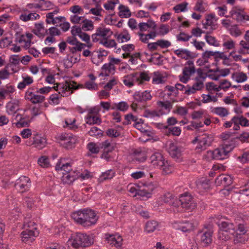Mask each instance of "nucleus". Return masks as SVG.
I'll list each match as a JSON object with an SVG mask.
<instances>
[{"label":"nucleus","instance_id":"obj_51","mask_svg":"<svg viewBox=\"0 0 249 249\" xmlns=\"http://www.w3.org/2000/svg\"><path fill=\"white\" fill-rule=\"evenodd\" d=\"M169 153L172 157H178L180 155V150L173 143H171L168 148Z\"/></svg>","mask_w":249,"mask_h":249},{"label":"nucleus","instance_id":"obj_56","mask_svg":"<svg viewBox=\"0 0 249 249\" xmlns=\"http://www.w3.org/2000/svg\"><path fill=\"white\" fill-rule=\"evenodd\" d=\"M81 29L85 31H92L94 29L93 22L91 20L84 18L83 22L82 23Z\"/></svg>","mask_w":249,"mask_h":249},{"label":"nucleus","instance_id":"obj_16","mask_svg":"<svg viewBox=\"0 0 249 249\" xmlns=\"http://www.w3.org/2000/svg\"><path fill=\"white\" fill-rule=\"evenodd\" d=\"M15 187L21 193L28 191L31 186L30 178L25 176H22L16 180Z\"/></svg>","mask_w":249,"mask_h":249},{"label":"nucleus","instance_id":"obj_31","mask_svg":"<svg viewBox=\"0 0 249 249\" xmlns=\"http://www.w3.org/2000/svg\"><path fill=\"white\" fill-rule=\"evenodd\" d=\"M213 231L206 229L201 236V242L203 246H206L212 242Z\"/></svg>","mask_w":249,"mask_h":249},{"label":"nucleus","instance_id":"obj_58","mask_svg":"<svg viewBox=\"0 0 249 249\" xmlns=\"http://www.w3.org/2000/svg\"><path fill=\"white\" fill-rule=\"evenodd\" d=\"M248 239V237L246 234L236 233L234 236L233 242L234 244L244 243Z\"/></svg>","mask_w":249,"mask_h":249},{"label":"nucleus","instance_id":"obj_11","mask_svg":"<svg viewBox=\"0 0 249 249\" xmlns=\"http://www.w3.org/2000/svg\"><path fill=\"white\" fill-rule=\"evenodd\" d=\"M76 141V137L71 133H63L59 136V143L66 149L74 147Z\"/></svg>","mask_w":249,"mask_h":249},{"label":"nucleus","instance_id":"obj_1","mask_svg":"<svg viewBox=\"0 0 249 249\" xmlns=\"http://www.w3.org/2000/svg\"><path fill=\"white\" fill-rule=\"evenodd\" d=\"M71 218L76 223L85 228L95 225L98 220V216L95 212L88 208L72 213Z\"/></svg>","mask_w":249,"mask_h":249},{"label":"nucleus","instance_id":"obj_25","mask_svg":"<svg viewBox=\"0 0 249 249\" xmlns=\"http://www.w3.org/2000/svg\"><path fill=\"white\" fill-rule=\"evenodd\" d=\"M106 239L110 245L116 248H120L122 245L123 238L118 234L109 235Z\"/></svg>","mask_w":249,"mask_h":249},{"label":"nucleus","instance_id":"obj_26","mask_svg":"<svg viewBox=\"0 0 249 249\" xmlns=\"http://www.w3.org/2000/svg\"><path fill=\"white\" fill-rule=\"evenodd\" d=\"M47 30L45 29L43 22L36 23L35 24L33 32L39 37H43L47 34Z\"/></svg>","mask_w":249,"mask_h":249},{"label":"nucleus","instance_id":"obj_44","mask_svg":"<svg viewBox=\"0 0 249 249\" xmlns=\"http://www.w3.org/2000/svg\"><path fill=\"white\" fill-rule=\"evenodd\" d=\"M208 5L204 0H197L193 9L201 13L205 12L207 9Z\"/></svg>","mask_w":249,"mask_h":249},{"label":"nucleus","instance_id":"obj_8","mask_svg":"<svg viewBox=\"0 0 249 249\" xmlns=\"http://www.w3.org/2000/svg\"><path fill=\"white\" fill-rule=\"evenodd\" d=\"M213 141V137L211 135L204 133L196 137L192 141V142L195 143L198 142L196 149L198 151H202L206 149L208 146H210Z\"/></svg>","mask_w":249,"mask_h":249},{"label":"nucleus","instance_id":"obj_22","mask_svg":"<svg viewBox=\"0 0 249 249\" xmlns=\"http://www.w3.org/2000/svg\"><path fill=\"white\" fill-rule=\"evenodd\" d=\"M215 184L217 186H227L232 183V178L228 175H220L216 178Z\"/></svg>","mask_w":249,"mask_h":249},{"label":"nucleus","instance_id":"obj_32","mask_svg":"<svg viewBox=\"0 0 249 249\" xmlns=\"http://www.w3.org/2000/svg\"><path fill=\"white\" fill-rule=\"evenodd\" d=\"M174 227L183 232H188L193 229V224L188 221L176 222Z\"/></svg>","mask_w":249,"mask_h":249},{"label":"nucleus","instance_id":"obj_63","mask_svg":"<svg viewBox=\"0 0 249 249\" xmlns=\"http://www.w3.org/2000/svg\"><path fill=\"white\" fill-rule=\"evenodd\" d=\"M78 36L83 41L85 42L87 44L86 45L87 47L88 48L92 47V44L90 42V36L88 34L82 31Z\"/></svg>","mask_w":249,"mask_h":249},{"label":"nucleus","instance_id":"obj_61","mask_svg":"<svg viewBox=\"0 0 249 249\" xmlns=\"http://www.w3.org/2000/svg\"><path fill=\"white\" fill-rule=\"evenodd\" d=\"M231 87V82L227 79L221 80L219 82V90L221 89L227 90Z\"/></svg>","mask_w":249,"mask_h":249},{"label":"nucleus","instance_id":"obj_29","mask_svg":"<svg viewBox=\"0 0 249 249\" xmlns=\"http://www.w3.org/2000/svg\"><path fill=\"white\" fill-rule=\"evenodd\" d=\"M158 186L156 183L148 182L144 184L143 188L141 189L142 192V197H149L152 192Z\"/></svg>","mask_w":249,"mask_h":249},{"label":"nucleus","instance_id":"obj_10","mask_svg":"<svg viewBox=\"0 0 249 249\" xmlns=\"http://www.w3.org/2000/svg\"><path fill=\"white\" fill-rule=\"evenodd\" d=\"M180 205L185 210L192 211L194 210L196 203L194 198L189 194H182L180 196Z\"/></svg>","mask_w":249,"mask_h":249},{"label":"nucleus","instance_id":"obj_24","mask_svg":"<svg viewBox=\"0 0 249 249\" xmlns=\"http://www.w3.org/2000/svg\"><path fill=\"white\" fill-rule=\"evenodd\" d=\"M174 52L178 57L185 60H189L194 57L193 53L186 49H178L175 50Z\"/></svg>","mask_w":249,"mask_h":249},{"label":"nucleus","instance_id":"obj_59","mask_svg":"<svg viewBox=\"0 0 249 249\" xmlns=\"http://www.w3.org/2000/svg\"><path fill=\"white\" fill-rule=\"evenodd\" d=\"M159 107L166 110L165 114L168 113L172 108V104L169 102L159 101L157 102ZM165 113V112H164Z\"/></svg>","mask_w":249,"mask_h":249},{"label":"nucleus","instance_id":"obj_23","mask_svg":"<svg viewBox=\"0 0 249 249\" xmlns=\"http://www.w3.org/2000/svg\"><path fill=\"white\" fill-rule=\"evenodd\" d=\"M135 101L137 102H146L150 100L152 98V96L149 91L147 90L144 91H137L133 95Z\"/></svg>","mask_w":249,"mask_h":249},{"label":"nucleus","instance_id":"obj_46","mask_svg":"<svg viewBox=\"0 0 249 249\" xmlns=\"http://www.w3.org/2000/svg\"><path fill=\"white\" fill-rule=\"evenodd\" d=\"M196 185L197 188L202 192L207 190L210 187L209 181L205 178L197 181Z\"/></svg>","mask_w":249,"mask_h":249},{"label":"nucleus","instance_id":"obj_60","mask_svg":"<svg viewBox=\"0 0 249 249\" xmlns=\"http://www.w3.org/2000/svg\"><path fill=\"white\" fill-rule=\"evenodd\" d=\"M215 16L211 14L207 15L206 17V21L203 23V27L206 29L208 28L209 26H212L214 20Z\"/></svg>","mask_w":249,"mask_h":249},{"label":"nucleus","instance_id":"obj_12","mask_svg":"<svg viewBox=\"0 0 249 249\" xmlns=\"http://www.w3.org/2000/svg\"><path fill=\"white\" fill-rule=\"evenodd\" d=\"M25 144L27 146H32L39 150L42 149L45 147L46 144V140L41 135L36 134L34 135L32 138L27 140Z\"/></svg>","mask_w":249,"mask_h":249},{"label":"nucleus","instance_id":"obj_38","mask_svg":"<svg viewBox=\"0 0 249 249\" xmlns=\"http://www.w3.org/2000/svg\"><path fill=\"white\" fill-rule=\"evenodd\" d=\"M165 114L162 109L157 110H146L143 114V116L148 119H153L156 117H160L161 116Z\"/></svg>","mask_w":249,"mask_h":249},{"label":"nucleus","instance_id":"obj_27","mask_svg":"<svg viewBox=\"0 0 249 249\" xmlns=\"http://www.w3.org/2000/svg\"><path fill=\"white\" fill-rule=\"evenodd\" d=\"M115 67L112 66L109 62L105 63L101 68L100 76H108L110 74H114L115 72Z\"/></svg>","mask_w":249,"mask_h":249},{"label":"nucleus","instance_id":"obj_54","mask_svg":"<svg viewBox=\"0 0 249 249\" xmlns=\"http://www.w3.org/2000/svg\"><path fill=\"white\" fill-rule=\"evenodd\" d=\"M75 118H67L65 119V124L63 125V127L70 129L75 130L77 128V126L75 124Z\"/></svg>","mask_w":249,"mask_h":249},{"label":"nucleus","instance_id":"obj_57","mask_svg":"<svg viewBox=\"0 0 249 249\" xmlns=\"http://www.w3.org/2000/svg\"><path fill=\"white\" fill-rule=\"evenodd\" d=\"M205 39L207 43L211 46L214 47H219L220 46L219 41L213 36L206 35Z\"/></svg>","mask_w":249,"mask_h":249},{"label":"nucleus","instance_id":"obj_21","mask_svg":"<svg viewBox=\"0 0 249 249\" xmlns=\"http://www.w3.org/2000/svg\"><path fill=\"white\" fill-rule=\"evenodd\" d=\"M15 120L16 121L15 124L17 127L28 126L30 124L29 117L20 113H18L16 115Z\"/></svg>","mask_w":249,"mask_h":249},{"label":"nucleus","instance_id":"obj_48","mask_svg":"<svg viewBox=\"0 0 249 249\" xmlns=\"http://www.w3.org/2000/svg\"><path fill=\"white\" fill-rule=\"evenodd\" d=\"M136 75L137 83L138 85L142 84L144 81H149L150 77L146 72H142L140 74L135 73Z\"/></svg>","mask_w":249,"mask_h":249},{"label":"nucleus","instance_id":"obj_9","mask_svg":"<svg viewBox=\"0 0 249 249\" xmlns=\"http://www.w3.org/2000/svg\"><path fill=\"white\" fill-rule=\"evenodd\" d=\"M186 64L187 66L183 68L182 74L179 75V80L183 83H186L196 72L195 65L192 61L189 60Z\"/></svg>","mask_w":249,"mask_h":249},{"label":"nucleus","instance_id":"obj_5","mask_svg":"<svg viewBox=\"0 0 249 249\" xmlns=\"http://www.w3.org/2000/svg\"><path fill=\"white\" fill-rule=\"evenodd\" d=\"M206 76L201 71H197V75L194 79V83L192 86H187L184 93L191 95L202 90L204 87V82Z\"/></svg>","mask_w":249,"mask_h":249},{"label":"nucleus","instance_id":"obj_35","mask_svg":"<svg viewBox=\"0 0 249 249\" xmlns=\"http://www.w3.org/2000/svg\"><path fill=\"white\" fill-rule=\"evenodd\" d=\"M55 169L57 171H64L65 173L74 171L71 169V164L68 162L65 163L63 160H61L57 162L55 165Z\"/></svg>","mask_w":249,"mask_h":249},{"label":"nucleus","instance_id":"obj_64","mask_svg":"<svg viewBox=\"0 0 249 249\" xmlns=\"http://www.w3.org/2000/svg\"><path fill=\"white\" fill-rule=\"evenodd\" d=\"M223 46L227 50H231L235 48V42L232 39L229 38L224 40Z\"/></svg>","mask_w":249,"mask_h":249},{"label":"nucleus","instance_id":"obj_18","mask_svg":"<svg viewBox=\"0 0 249 249\" xmlns=\"http://www.w3.org/2000/svg\"><path fill=\"white\" fill-rule=\"evenodd\" d=\"M146 151L142 149L135 150L129 157V160L134 163L144 162L146 160Z\"/></svg>","mask_w":249,"mask_h":249},{"label":"nucleus","instance_id":"obj_47","mask_svg":"<svg viewBox=\"0 0 249 249\" xmlns=\"http://www.w3.org/2000/svg\"><path fill=\"white\" fill-rule=\"evenodd\" d=\"M101 123V119L99 115H87L86 118V123L89 125L100 124Z\"/></svg>","mask_w":249,"mask_h":249},{"label":"nucleus","instance_id":"obj_43","mask_svg":"<svg viewBox=\"0 0 249 249\" xmlns=\"http://www.w3.org/2000/svg\"><path fill=\"white\" fill-rule=\"evenodd\" d=\"M119 16L122 18H128L131 16V13L129 8L126 6L121 4L118 7Z\"/></svg>","mask_w":249,"mask_h":249},{"label":"nucleus","instance_id":"obj_14","mask_svg":"<svg viewBox=\"0 0 249 249\" xmlns=\"http://www.w3.org/2000/svg\"><path fill=\"white\" fill-rule=\"evenodd\" d=\"M217 218L219 219L215 222L219 227V231H228L231 234L235 233V227L232 223L225 221V218L221 215L217 216Z\"/></svg>","mask_w":249,"mask_h":249},{"label":"nucleus","instance_id":"obj_19","mask_svg":"<svg viewBox=\"0 0 249 249\" xmlns=\"http://www.w3.org/2000/svg\"><path fill=\"white\" fill-rule=\"evenodd\" d=\"M25 98L34 104L42 103L45 100V97L44 96L36 94L30 89H28L26 92Z\"/></svg>","mask_w":249,"mask_h":249},{"label":"nucleus","instance_id":"obj_50","mask_svg":"<svg viewBox=\"0 0 249 249\" xmlns=\"http://www.w3.org/2000/svg\"><path fill=\"white\" fill-rule=\"evenodd\" d=\"M155 22L152 20H148V22H141L138 24V27L140 32L146 31L149 28H154L155 27Z\"/></svg>","mask_w":249,"mask_h":249},{"label":"nucleus","instance_id":"obj_39","mask_svg":"<svg viewBox=\"0 0 249 249\" xmlns=\"http://www.w3.org/2000/svg\"><path fill=\"white\" fill-rule=\"evenodd\" d=\"M123 82L124 85L129 88L132 87L135 83H137L136 74L132 73L124 76L123 77Z\"/></svg>","mask_w":249,"mask_h":249},{"label":"nucleus","instance_id":"obj_4","mask_svg":"<svg viewBox=\"0 0 249 249\" xmlns=\"http://www.w3.org/2000/svg\"><path fill=\"white\" fill-rule=\"evenodd\" d=\"M150 160L153 166L162 170L163 174H168L173 171L172 165L165 160L162 154L160 152H154L150 156Z\"/></svg>","mask_w":249,"mask_h":249},{"label":"nucleus","instance_id":"obj_34","mask_svg":"<svg viewBox=\"0 0 249 249\" xmlns=\"http://www.w3.org/2000/svg\"><path fill=\"white\" fill-rule=\"evenodd\" d=\"M167 80L165 74L159 71H155L153 73L152 83L154 84H160L164 83Z\"/></svg>","mask_w":249,"mask_h":249},{"label":"nucleus","instance_id":"obj_2","mask_svg":"<svg viewBox=\"0 0 249 249\" xmlns=\"http://www.w3.org/2000/svg\"><path fill=\"white\" fill-rule=\"evenodd\" d=\"M113 34L112 31L109 28L102 26L97 28L95 33L92 35L91 38L94 42H98L104 47L108 48L116 46L115 40L110 39Z\"/></svg>","mask_w":249,"mask_h":249},{"label":"nucleus","instance_id":"obj_41","mask_svg":"<svg viewBox=\"0 0 249 249\" xmlns=\"http://www.w3.org/2000/svg\"><path fill=\"white\" fill-rule=\"evenodd\" d=\"M22 81L19 82L18 85V88L20 89H24L27 86L32 84L34 82V79L31 76L22 75Z\"/></svg>","mask_w":249,"mask_h":249},{"label":"nucleus","instance_id":"obj_3","mask_svg":"<svg viewBox=\"0 0 249 249\" xmlns=\"http://www.w3.org/2000/svg\"><path fill=\"white\" fill-rule=\"evenodd\" d=\"M67 244L70 249H78L90 246L93 244V241L88 235L78 233L72 235Z\"/></svg>","mask_w":249,"mask_h":249},{"label":"nucleus","instance_id":"obj_15","mask_svg":"<svg viewBox=\"0 0 249 249\" xmlns=\"http://www.w3.org/2000/svg\"><path fill=\"white\" fill-rule=\"evenodd\" d=\"M38 235V231L36 228L33 227L23 231L21 233V238L22 242L25 243L32 242L35 237Z\"/></svg>","mask_w":249,"mask_h":249},{"label":"nucleus","instance_id":"obj_42","mask_svg":"<svg viewBox=\"0 0 249 249\" xmlns=\"http://www.w3.org/2000/svg\"><path fill=\"white\" fill-rule=\"evenodd\" d=\"M127 189L129 193V196L132 197H142V192L141 189H139L137 186L134 185L128 186Z\"/></svg>","mask_w":249,"mask_h":249},{"label":"nucleus","instance_id":"obj_55","mask_svg":"<svg viewBox=\"0 0 249 249\" xmlns=\"http://www.w3.org/2000/svg\"><path fill=\"white\" fill-rule=\"evenodd\" d=\"M229 33L232 36L237 37L242 35V31L238 27L237 25H232L230 28H229Z\"/></svg>","mask_w":249,"mask_h":249},{"label":"nucleus","instance_id":"obj_20","mask_svg":"<svg viewBox=\"0 0 249 249\" xmlns=\"http://www.w3.org/2000/svg\"><path fill=\"white\" fill-rule=\"evenodd\" d=\"M20 106V101L18 99H14L6 104V112L8 115H14L17 111L20 110L18 107Z\"/></svg>","mask_w":249,"mask_h":249},{"label":"nucleus","instance_id":"obj_33","mask_svg":"<svg viewBox=\"0 0 249 249\" xmlns=\"http://www.w3.org/2000/svg\"><path fill=\"white\" fill-rule=\"evenodd\" d=\"M215 53L213 51H206L202 54L201 57L199 58L196 63L199 66H203L209 62V58L215 55Z\"/></svg>","mask_w":249,"mask_h":249},{"label":"nucleus","instance_id":"obj_28","mask_svg":"<svg viewBox=\"0 0 249 249\" xmlns=\"http://www.w3.org/2000/svg\"><path fill=\"white\" fill-rule=\"evenodd\" d=\"M89 5L92 6L89 12L95 16H100L102 9L100 0H90Z\"/></svg>","mask_w":249,"mask_h":249},{"label":"nucleus","instance_id":"obj_45","mask_svg":"<svg viewBox=\"0 0 249 249\" xmlns=\"http://www.w3.org/2000/svg\"><path fill=\"white\" fill-rule=\"evenodd\" d=\"M131 36L127 30H124L117 36L116 38L119 42H127L130 39Z\"/></svg>","mask_w":249,"mask_h":249},{"label":"nucleus","instance_id":"obj_30","mask_svg":"<svg viewBox=\"0 0 249 249\" xmlns=\"http://www.w3.org/2000/svg\"><path fill=\"white\" fill-rule=\"evenodd\" d=\"M62 181L65 184H71L77 178V171H71L69 173L62 172Z\"/></svg>","mask_w":249,"mask_h":249},{"label":"nucleus","instance_id":"obj_52","mask_svg":"<svg viewBox=\"0 0 249 249\" xmlns=\"http://www.w3.org/2000/svg\"><path fill=\"white\" fill-rule=\"evenodd\" d=\"M15 90L14 87L12 86H6L0 89V98L4 99L6 95L10 93H13Z\"/></svg>","mask_w":249,"mask_h":249},{"label":"nucleus","instance_id":"obj_37","mask_svg":"<svg viewBox=\"0 0 249 249\" xmlns=\"http://www.w3.org/2000/svg\"><path fill=\"white\" fill-rule=\"evenodd\" d=\"M211 111L213 114H216L220 117H225L229 114L228 109L222 107H212Z\"/></svg>","mask_w":249,"mask_h":249},{"label":"nucleus","instance_id":"obj_13","mask_svg":"<svg viewBox=\"0 0 249 249\" xmlns=\"http://www.w3.org/2000/svg\"><path fill=\"white\" fill-rule=\"evenodd\" d=\"M231 17L238 22L249 20V16L246 14L244 9L240 6L232 7L230 11Z\"/></svg>","mask_w":249,"mask_h":249},{"label":"nucleus","instance_id":"obj_53","mask_svg":"<svg viewBox=\"0 0 249 249\" xmlns=\"http://www.w3.org/2000/svg\"><path fill=\"white\" fill-rule=\"evenodd\" d=\"M158 223L155 221L147 222L145 226V231L148 233L153 232L158 227Z\"/></svg>","mask_w":249,"mask_h":249},{"label":"nucleus","instance_id":"obj_49","mask_svg":"<svg viewBox=\"0 0 249 249\" xmlns=\"http://www.w3.org/2000/svg\"><path fill=\"white\" fill-rule=\"evenodd\" d=\"M119 2V0H107L104 4L103 6L106 10L113 12L115 7Z\"/></svg>","mask_w":249,"mask_h":249},{"label":"nucleus","instance_id":"obj_62","mask_svg":"<svg viewBox=\"0 0 249 249\" xmlns=\"http://www.w3.org/2000/svg\"><path fill=\"white\" fill-rule=\"evenodd\" d=\"M129 106L127 103L125 102H121L118 104H115L114 106H112L111 109H114L117 108V109L125 111L128 108Z\"/></svg>","mask_w":249,"mask_h":249},{"label":"nucleus","instance_id":"obj_40","mask_svg":"<svg viewBox=\"0 0 249 249\" xmlns=\"http://www.w3.org/2000/svg\"><path fill=\"white\" fill-rule=\"evenodd\" d=\"M115 175V172L112 169L103 172L98 178V181L102 182L105 180L112 179Z\"/></svg>","mask_w":249,"mask_h":249},{"label":"nucleus","instance_id":"obj_36","mask_svg":"<svg viewBox=\"0 0 249 249\" xmlns=\"http://www.w3.org/2000/svg\"><path fill=\"white\" fill-rule=\"evenodd\" d=\"M231 78L237 83H244L247 81L248 77L243 71H238L233 72L231 75Z\"/></svg>","mask_w":249,"mask_h":249},{"label":"nucleus","instance_id":"obj_17","mask_svg":"<svg viewBox=\"0 0 249 249\" xmlns=\"http://www.w3.org/2000/svg\"><path fill=\"white\" fill-rule=\"evenodd\" d=\"M33 37V35L30 33L18 35L16 38V41L20 44L21 47L27 49L31 46Z\"/></svg>","mask_w":249,"mask_h":249},{"label":"nucleus","instance_id":"obj_7","mask_svg":"<svg viewBox=\"0 0 249 249\" xmlns=\"http://www.w3.org/2000/svg\"><path fill=\"white\" fill-rule=\"evenodd\" d=\"M53 88L62 97H67L72 93V89H77L78 87L76 82L71 81L56 84Z\"/></svg>","mask_w":249,"mask_h":249},{"label":"nucleus","instance_id":"obj_6","mask_svg":"<svg viewBox=\"0 0 249 249\" xmlns=\"http://www.w3.org/2000/svg\"><path fill=\"white\" fill-rule=\"evenodd\" d=\"M231 147L228 145L220 146L213 151L207 152L206 156L209 159L221 160L227 159Z\"/></svg>","mask_w":249,"mask_h":249}]
</instances>
